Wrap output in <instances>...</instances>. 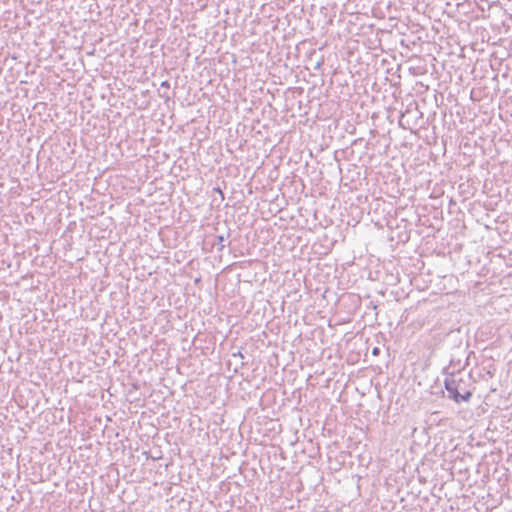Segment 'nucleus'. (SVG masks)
I'll list each match as a JSON object with an SVG mask.
<instances>
[{"mask_svg": "<svg viewBox=\"0 0 512 512\" xmlns=\"http://www.w3.org/2000/svg\"><path fill=\"white\" fill-rule=\"evenodd\" d=\"M373 354H374V355H377V354H378V349H377V348H375V349L373 350Z\"/></svg>", "mask_w": 512, "mask_h": 512, "instance_id": "2", "label": "nucleus"}, {"mask_svg": "<svg viewBox=\"0 0 512 512\" xmlns=\"http://www.w3.org/2000/svg\"><path fill=\"white\" fill-rule=\"evenodd\" d=\"M463 380H451L446 382V389L456 403L468 402L472 397V391L461 387Z\"/></svg>", "mask_w": 512, "mask_h": 512, "instance_id": "1", "label": "nucleus"}]
</instances>
